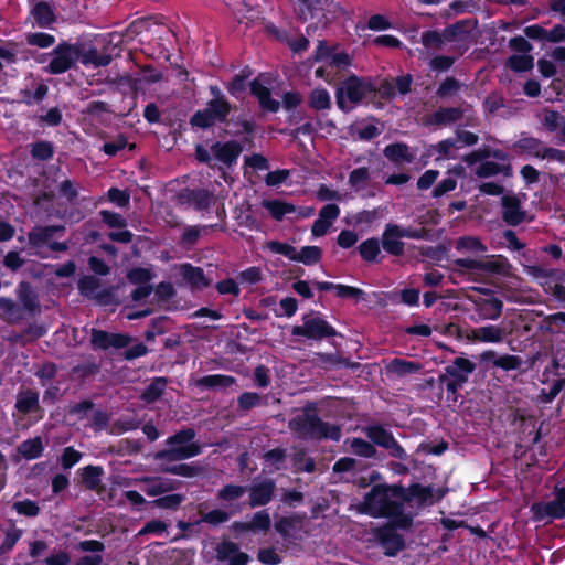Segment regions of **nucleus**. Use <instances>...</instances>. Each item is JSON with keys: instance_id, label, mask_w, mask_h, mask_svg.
I'll return each instance as SVG.
<instances>
[{"instance_id": "7", "label": "nucleus", "mask_w": 565, "mask_h": 565, "mask_svg": "<svg viewBox=\"0 0 565 565\" xmlns=\"http://www.w3.org/2000/svg\"><path fill=\"white\" fill-rule=\"evenodd\" d=\"M399 490L403 492V495L399 497L401 505L406 511H412L411 509L413 508L420 509L433 505L445 495V491L441 489H434L433 487H425L418 483L412 484L408 488L399 487Z\"/></svg>"}, {"instance_id": "54", "label": "nucleus", "mask_w": 565, "mask_h": 565, "mask_svg": "<svg viewBox=\"0 0 565 565\" xmlns=\"http://www.w3.org/2000/svg\"><path fill=\"white\" fill-rule=\"evenodd\" d=\"M244 493H245V488H243L241 486L231 484V486L224 487L220 491L218 498L223 501L231 502V501L239 499Z\"/></svg>"}, {"instance_id": "38", "label": "nucleus", "mask_w": 565, "mask_h": 565, "mask_svg": "<svg viewBox=\"0 0 565 565\" xmlns=\"http://www.w3.org/2000/svg\"><path fill=\"white\" fill-rule=\"evenodd\" d=\"M460 148L456 140H443L435 146L437 152L436 160H446L456 158L457 151Z\"/></svg>"}, {"instance_id": "63", "label": "nucleus", "mask_w": 565, "mask_h": 565, "mask_svg": "<svg viewBox=\"0 0 565 565\" xmlns=\"http://www.w3.org/2000/svg\"><path fill=\"white\" fill-rule=\"evenodd\" d=\"M127 277L131 282L142 285L151 279V273L147 268H135L128 273Z\"/></svg>"}, {"instance_id": "10", "label": "nucleus", "mask_w": 565, "mask_h": 565, "mask_svg": "<svg viewBox=\"0 0 565 565\" xmlns=\"http://www.w3.org/2000/svg\"><path fill=\"white\" fill-rule=\"evenodd\" d=\"M194 431L186 429L178 433L169 439V456L172 459H185L196 456L200 447L193 443Z\"/></svg>"}, {"instance_id": "40", "label": "nucleus", "mask_w": 565, "mask_h": 565, "mask_svg": "<svg viewBox=\"0 0 565 565\" xmlns=\"http://www.w3.org/2000/svg\"><path fill=\"white\" fill-rule=\"evenodd\" d=\"M84 65H94V66H106L109 64L110 58L106 55H99L97 50L89 49L88 51L79 54L78 58Z\"/></svg>"}, {"instance_id": "59", "label": "nucleus", "mask_w": 565, "mask_h": 565, "mask_svg": "<svg viewBox=\"0 0 565 565\" xmlns=\"http://www.w3.org/2000/svg\"><path fill=\"white\" fill-rule=\"evenodd\" d=\"M13 508L19 514L28 516H35L39 513L38 504L30 500L15 502Z\"/></svg>"}, {"instance_id": "19", "label": "nucleus", "mask_w": 565, "mask_h": 565, "mask_svg": "<svg viewBox=\"0 0 565 565\" xmlns=\"http://www.w3.org/2000/svg\"><path fill=\"white\" fill-rule=\"evenodd\" d=\"M62 230V227L57 226L36 228L29 235L30 243L35 247L47 244L53 250H64L66 249V246L64 244L51 243V238L54 235V233L60 232Z\"/></svg>"}, {"instance_id": "15", "label": "nucleus", "mask_w": 565, "mask_h": 565, "mask_svg": "<svg viewBox=\"0 0 565 565\" xmlns=\"http://www.w3.org/2000/svg\"><path fill=\"white\" fill-rule=\"evenodd\" d=\"M331 328L329 324L320 318H311L305 321L300 327L294 329V334L303 335L308 338H322L329 335Z\"/></svg>"}, {"instance_id": "23", "label": "nucleus", "mask_w": 565, "mask_h": 565, "mask_svg": "<svg viewBox=\"0 0 565 565\" xmlns=\"http://www.w3.org/2000/svg\"><path fill=\"white\" fill-rule=\"evenodd\" d=\"M250 92L258 99L263 109L273 113L279 109V103L270 97L268 88L263 85L260 79L257 78L250 83Z\"/></svg>"}, {"instance_id": "9", "label": "nucleus", "mask_w": 565, "mask_h": 565, "mask_svg": "<svg viewBox=\"0 0 565 565\" xmlns=\"http://www.w3.org/2000/svg\"><path fill=\"white\" fill-rule=\"evenodd\" d=\"M531 511L533 519L536 521L565 518V488L556 487L554 490V500L535 503L532 505Z\"/></svg>"}, {"instance_id": "49", "label": "nucleus", "mask_w": 565, "mask_h": 565, "mask_svg": "<svg viewBox=\"0 0 565 565\" xmlns=\"http://www.w3.org/2000/svg\"><path fill=\"white\" fill-rule=\"evenodd\" d=\"M285 454L280 449H274L265 455V468L268 472H274L281 468V463L284 461Z\"/></svg>"}, {"instance_id": "44", "label": "nucleus", "mask_w": 565, "mask_h": 565, "mask_svg": "<svg viewBox=\"0 0 565 565\" xmlns=\"http://www.w3.org/2000/svg\"><path fill=\"white\" fill-rule=\"evenodd\" d=\"M508 64L516 72H525L533 67V57L529 54H516L509 58Z\"/></svg>"}, {"instance_id": "20", "label": "nucleus", "mask_w": 565, "mask_h": 565, "mask_svg": "<svg viewBox=\"0 0 565 565\" xmlns=\"http://www.w3.org/2000/svg\"><path fill=\"white\" fill-rule=\"evenodd\" d=\"M180 275L183 280L190 285L193 289H203L209 286L210 281L204 276L203 269L194 267L190 264H183L180 266Z\"/></svg>"}, {"instance_id": "21", "label": "nucleus", "mask_w": 565, "mask_h": 565, "mask_svg": "<svg viewBox=\"0 0 565 565\" xmlns=\"http://www.w3.org/2000/svg\"><path fill=\"white\" fill-rule=\"evenodd\" d=\"M217 556L220 559L228 562V565H245L248 562L247 554L241 552L232 542H223L217 547Z\"/></svg>"}, {"instance_id": "31", "label": "nucleus", "mask_w": 565, "mask_h": 565, "mask_svg": "<svg viewBox=\"0 0 565 565\" xmlns=\"http://www.w3.org/2000/svg\"><path fill=\"white\" fill-rule=\"evenodd\" d=\"M385 157L393 162H412L414 156L406 145L394 143L384 149Z\"/></svg>"}, {"instance_id": "5", "label": "nucleus", "mask_w": 565, "mask_h": 565, "mask_svg": "<svg viewBox=\"0 0 565 565\" xmlns=\"http://www.w3.org/2000/svg\"><path fill=\"white\" fill-rule=\"evenodd\" d=\"M290 427L303 438L339 440L341 437L338 426L326 424L310 413H305L294 418L290 422Z\"/></svg>"}, {"instance_id": "57", "label": "nucleus", "mask_w": 565, "mask_h": 565, "mask_svg": "<svg viewBox=\"0 0 565 565\" xmlns=\"http://www.w3.org/2000/svg\"><path fill=\"white\" fill-rule=\"evenodd\" d=\"M82 458V454L75 450L73 447H67L64 449L63 455L61 457V463L63 468L68 469L76 465Z\"/></svg>"}, {"instance_id": "48", "label": "nucleus", "mask_w": 565, "mask_h": 565, "mask_svg": "<svg viewBox=\"0 0 565 565\" xmlns=\"http://www.w3.org/2000/svg\"><path fill=\"white\" fill-rule=\"evenodd\" d=\"M369 171L366 168H359L353 170L349 177V183L356 191L365 189L369 181Z\"/></svg>"}, {"instance_id": "25", "label": "nucleus", "mask_w": 565, "mask_h": 565, "mask_svg": "<svg viewBox=\"0 0 565 565\" xmlns=\"http://www.w3.org/2000/svg\"><path fill=\"white\" fill-rule=\"evenodd\" d=\"M382 246L385 252L392 255H401L404 250V244L397 233V225L386 226L382 236Z\"/></svg>"}, {"instance_id": "46", "label": "nucleus", "mask_w": 565, "mask_h": 565, "mask_svg": "<svg viewBox=\"0 0 565 565\" xmlns=\"http://www.w3.org/2000/svg\"><path fill=\"white\" fill-rule=\"evenodd\" d=\"M347 443H349L350 449L359 456L370 458L375 454L374 447L363 439L353 438Z\"/></svg>"}, {"instance_id": "60", "label": "nucleus", "mask_w": 565, "mask_h": 565, "mask_svg": "<svg viewBox=\"0 0 565 565\" xmlns=\"http://www.w3.org/2000/svg\"><path fill=\"white\" fill-rule=\"evenodd\" d=\"M298 308L297 300L292 297H287L280 300L279 302V311L277 316H286L291 317L296 313Z\"/></svg>"}, {"instance_id": "58", "label": "nucleus", "mask_w": 565, "mask_h": 565, "mask_svg": "<svg viewBox=\"0 0 565 565\" xmlns=\"http://www.w3.org/2000/svg\"><path fill=\"white\" fill-rule=\"evenodd\" d=\"M494 366L503 369V370H515L520 366V360L518 356L514 355H497V359L494 361Z\"/></svg>"}, {"instance_id": "24", "label": "nucleus", "mask_w": 565, "mask_h": 565, "mask_svg": "<svg viewBox=\"0 0 565 565\" xmlns=\"http://www.w3.org/2000/svg\"><path fill=\"white\" fill-rule=\"evenodd\" d=\"M514 150L520 154L529 157L543 158L545 147L543 143L533 137H522L514 145Z\"/></svg>"}, {"instance_id": "34", "label": "nucleus", "mask_w": 565, "mask_h": 565, "mask_svg": "<svg viewBox=\"0 0 565 565\" xmlns=\"http://www.w3.org/2000/svg\"><path fill=\"white\" fill-rule=\"evenodd\" d=\"M475 370V364L463 358H457L452 365H450L447 369V372L454 376L457 377L460 382H463L467 376L472 373Z\"/></svg>"}, {"instance_id": "43", "label": "nucleus", "mask_w": 565, "mask_h": 565, "mask_svg": "<svg viewBox=\"0 0 565 565\" xmlns=\"http://www.w3.org/2000/svg\"><path fill=\"white\" fill-rule=\"evenodd\" d=\"M214 200L213 194L206 190L193 191L190 194V202L196 210L207 209Z\"/></svg>"}, {"instance_id": "4", "label": "nucleus", "mask_w": 565, "mask_h": 565, "mask_svg": "<svg viewBox=\"0 0 565 565\" xmlns=\"http://www.w3.org/2000/svg\"><path fill=\"white\" fill-rule=\"evenodd\" d=\"M374 90L375 86L370 78L350 76L341 83L337 90L338 107L343 111H350Z\"/></svg>"}, {"instance_id": "41", "label": "nucleus", "mask_w": 565, "mask_h": 565, "mask_svg": "<svg viewBox=\"0 0 565 565\" xmlns=\"http://www.w3.org/2000/svg\"><path fill=\"white\" fill-rule=\"evenodd\" d=\"M266 248L274 254L282 255V256L287 257L288 259L296 262L298 250L294 246H291L287 243H281L278 241H269L266 243Z\"/></svg>"}, {"instance_id": "8", "label": "nucleus", "mask_w": 565, "mask_h": 565, "mask_svg": "<svg viewBox=\"0 0 565 565\" xmlns=\"http://www.w3.org/2000/svg\"><path fill=\"white\" fill-rule=\"evenodd\" d=\"M230 106L223 97L212 99L205 109L196 111L191 118V124L200 128H207L216 121L225 120Z\"/></svg>"}, {"instance_id": "36", "label": "nucleus", "mask_w": 565, "mask_h": 565, "mask_svg": "<svg viewBox=\"0 0 565 565\" xmlns=\"http://www.w3.org/2000/svg\"><path fill=\"white\" fill-rule=\"evenodd\" d=\"M42 451L43 444L41 438L39 437L25 440L19 446V454L28 460H32L40 457Z\"/></svg>"}, {"instance_id": "39", "label": "nucleus", "mask_w": 565, "mask_h": 565, "mask_svg": "<svg viewBox=\"0 0 565 565\" xmlns=\"http://www.w3.org/2000/svg\"><path fill=\"white\" fill-rule=\"evenodd\" d=\"M309 103L315 109H327L331 105V97L327 89L316 88L310 94Z\"/></svg>"}, {"instance_id": "37", "label": "nucleus", "mask_w": 565, "mask_h": 565, "mask_svg": "<svg viewBox=\"0 0 565 565\" xmlns=\"http://www.w3.org/2000/svg\"><path fill=\"white\" fill-rule=\"evenodd\" d=\"M322 250L318 246H305L297 252L296 262L311 266L320 262Z\"/></svg>"}, {"instance_id": "13", "label": "nucleus", "mask_w": 565, "mask_h": 565, "mask_svg": "<svg viewBox=\"0 0 565 565\" xmlns=\"http://www.w3.org/2000/svg\"><path fill=\"white\" fill-rule=\"evenodd\" d=\"M126 486H139L150 497H157L175 489L174 481L163 478L131 479Z\"/></svg>"}, {"instance_id": "42", "label": "nucleus", "mask_w": 565, "mask_h": 565, "mask_svg": "<svg viewBox=\"0 0 565 565\" xmlns=\"http://www.w3.org/2000/svg\"><path fill=\"white\" fill-rule=\"evenodd\" d=\"M103 469L100 467L87 466L83 469V482L89 489H96L100 483Z\"/></svg>"}, {"instance_id": "33", "label": "nucleus", "mask_w": 565, "mask_h": 565, "mask_svg": "<svg viewBox=\"0 0 565 565\" xmlns=\"http://www.w3.org/2000/svg\"><path fill=\"white\" fill-rule=\"evenodd\" d=\"M32 15L35 23L41 28L50 26L55 20L51 7L44 2H40L34 6Z\"/></svg>"}, {"instance_id": "62", "label": "nucleus", "mask_w": 565, "mask_h": 565, "mask_svg": "<svg viewBox=\"0 0 565 565\" xmlns=\"http://www.w3.org/2000/svg\"><path fill=\"white\" fill-rule=\"evenodd\" d=\"M334 292L340 298L360 299L363 296V291L361 289L341 284L337 285Z\"/></svg>"}, {"instance_id": "32", "label": "nucleus", "mask_w": 565, "mask_h": 565, "mask_svg": "<svg viewBox=\"0 0 565 565\" xmlns=\"http://www.w3.org/2000/svg\"><path fill=\"white\" fill-rule=\"evenodd\" d=\"M479 315L483 319L495 320L502 311V301L498 298H489L478 303Z\"/></svg>"}, {"instance_id": "52", "label": "nucleus", "mask_w": 565, "mask_h": 565, "mask_svg": "<svg viewBox=\"0 0 565 565\" xmlns=\"http://www.w3.org/2000/svg\"><path fill=\"white\" fill-rule=\"evenodd\" d=\"M247 529L254 531H266L270 527V518L269 514L265 511L257 512L252 521L246 524Z\"/></svg>"}, {"instance_id": "22", "label": "nucleus", "mask_w": 565, "mask_h": 565, "mask_svg": "<svg viewBox=\"0 0 565 565\" xmlns=\"http://www.w3.org/2000/svg\"><path fill=\"white\" fill-rule=\"evenodd\" d=\"M457 26L447 29L443 34L429 31L423 34L422 42L427 49L443 50L446 47L447 42L456 35Z\"/></svg>"}, {"instance_id": "26", "label": "nucleus", "mask_w": 565, "mask_h": 565, "mask_svg": "<svg viewBox=\"0 0 565 565\" xmlns=\"http://www.w3.org/2000/svg\"><path fill=\"white\" fill-rule=\"evenodd\" d=\"M262 205L276 221H281L285 216L297 211L294 204L281 200H263Z\"/></svg>"}, {"instance_id": "6", "label": "nucleus", "mask_w": 565, "mask_h": 565, "mask_svg": "<svg viewBox=\"0 0 565 565\" xmlns=\"http://www.w3.org/2000/svg\"><path fill=\"white\" fill-rule=\"evenodd\" d=\"M457 268L472 274H495L508 276L511 273V265L503 256L467 257L455 260Z\"/></svg>"}, {"instance_id": "3", "label": "nucleus", "mask_w": 565, "mask_h": 565, "mask_svg": "<svg viewBox=\"0 0 565 565\" xmlns=\"http://www.w3.org/2000/svg\"><path fill=\"white\" fill-rule=\"evenodd\" d=\"M297 12L302 21L316 20L315 29L326 26L342 14V9L331 0H298ZM311 24L308 32L312 29Z\"/></svg>"}, {"instance_id": "18", "label": "nucleus", "mask_w": 565, "mask_h": 565, "mask_svg": "<svg viewBox=\"0 0 565 565\" xmlns=\"http://www.w3.org/2000/svg\"><path fill=\"white\" fill-rule=\"evenodd\" d=\"M241 152L242 147L236 141L217 142L212 147L213 156L226 166L235 163Z\"/></svg>"}, {"instance_id": "28", "label": "nucleus", "mask_w": 565, "mask_h": 565, "mask_svg": "<svg viewBox=\"0 0 565 565\" xmlns=\"http://www.w3.org/2000/svg\"><path fill=\"white\" fill-rule=\"evenodd\" d=\"M275 484L273 481H265L250 489V505H264L270 501Z\"/></svg>"}, {"instance_id": "30", "label": "nucleus", "mask_w": 565, "mask_h": 565, "mask_svg": "<svg viewBox=\"0 0 565 565\" xmlns=\"http://www.w3.org/2000/svg\"><path fill=\"white\" fill-rule=\"evenodd\" d=\"M302 521L299 515L281 518L276 522L275 529L284 537H292L297 531L301 530Z\"/></svg>"}, {"instance_id": "16", "label": "nucleus", "mask_w": 565, "mask_h": 565, "mask_svg": "<svg viewBox=\"0 0 565 565\" xmlns=\"http://www.w3.org/2000/svg\"><path fill=\"white\" fill-rule=\"evenodd\" d=\"M503 329L493 324L475 328L467 334L469 340L484 343H499L503 340Z\"/></svg>"}, {"instance_id": "53", "label": "nucleus", "mask_w": 565, "mask_h": 565, "mask_svg": "<svg viewBox=\"0 0 565 565\" xmlns=\"http://www.w3.org/2000/svg\"><path fill=\"white\" fill-rule=\"evenodd\" d=\"M26 41L31 45H35L39 47H49L54 44L55 39L51 34L38 32V33H30L26 36Z\"/></svg>"}, {"instance_id": "51", "label": "nucleus", "mask_w": 565, "mask_h": 565, "mask_svg": "<svg viewBox=\"0 0 565 565\" xmlns=\"http://www.w3.org/2000/svg\"><path fill=\"white\" fill-rule=\"evenodd\" d=\"M166 381L163 379L154 380L145 391L142 398L148 402H154L164 391Z\"/></svg>"}, {"instance_id": "14", "label": "nucleus", "mask_w": 565, "mask_h": 565, "mask_svg": "<svg viewBox=\"0 0 565 565\" xmlns=\"http://www.w3.org/2000/svg\"><path fill=\"white\" fill-rule=\"evenodd\" d=\"M130 339L128 335L120 333H108L105 331L93 330L92 344L94 348L108 349V348H125L129 344Z\"/></svg>"}, {"instance_id": "35", "label": "nucleus", "mask_w": 565, "mask_h": 565, "mask_svg": "<svg viewBox=\"0 0 565 565\" xmlns=\"http://www.w3.org/2000/svg\"><path fill=\"white\" fill-rule=\"evenodd\" d=\"M38 393L26 390L18 394L15 407L21 413H30L38 407Z\"/></svg>"}, {"instance_id": "27", "label": "nucleus", "mask_w": 565, "mask_h": 565, "mask_svg": "<svg viewBox=\"0 0 565 565\" xmlns=\"http://www.w3.org/2000/svg\"><path fill=\"white\" fill-rule=\"evenodd\" d=\"M456 249L461 254L478 256L487 252V246L478 237L463 236L457 239Z\"/></svg>"}, {"instance_id": "1", "label": "nucleus", "mask_w": 565, "mask_h": 565, "mask_svg": "<svg viewBox=\"0 0 565 565\" xmlns=\"http://www.w3.org/2000/svg\"><path fill=\"white\" fill-rule=\"evenodd\" d=\"M403 492L399 486L376 484L359 504V511L373 518H386L394 527L407 529L412 525L414 512L401 505Z\"/></svg>"}, {"instance_id": "61", "label": "nucleus", "mask_w": 565, "mask_h": 565, "mask_svg": "<svg viewBox=\"0 0 565 565\" xmlns=\"http://www.w3.org/2000/svg\"><path fill=\"white\" fill-rule=\"evenodd\" d=\"M100 216L109 227L122 228L126 225L124 217L117 213L102 211Z\"/></svg>"}, {"instance_id": "29", "label": "nucleus", "mask_w": 565, "mask_h": 565, "mask_svg": "<svg viewBox=\"0 0 565 565\" xmlns=\"http://www.w3.org/2000/svg\"><path fill=\"white\" fill-rule=\"evenodd\" d=\"M476 174L481 178H488L495 174H511L510 163H499L484 159L475 170Z\"/></svg>"}, {"instance_id": "11", "label": "nucleus", "mask_w": 565, "mask_h": 565, "mask_svg": "<svg viewBox=\"0 0 565 565\" xmlns=\"http://www.w3.org/2000/svg\"><path fill=\"white\" fill-rule=\"evenodd\" d=\"M78 58V51L73 45L61 44L54 49L47 70L52 74H61L71 68Z\"/></svg>"}, {"instance_id": "2", "label": "nucleus", "mask_w": 565, "mask_h": 565, "mask_svg": "<svg viewBox=\"0 0 565 565\" xmlns=\"http://www.w3.org/2000/svg\"><path fill=\"white\" fill-rule=\"evenodd\" d=\"M316 62L322 63L316 70V76L331 83L338 78L341 70L347 68L352 63V57L338 47L330 49L324 41L319 42L313 56Z\"/></svg>"}, {"instance_id": "64", "label": "nucleus", "mask_w": 565, "mask_h": 565, "mask_svg": "<svg viewBox=\"0 0 565 565\" xmlns=\"http://www.w3.org/2000/svg\"><path fill=\"white\" fill-rule=\"evenodd\" d=\"M53 150L49 142H38L32 147V156L40 160H45L52 157Z\"/></svg>"}, {"instance_id": "50", "label": "nucleus", "mask_w": 565, "mask_h": 565, "mask_svg": "<svg viewBox=\"0 0 565 565\" xmlns=\"http://www.w3.org/2000/svg\"><path fill=\"white\" fill-rule=\"evenodd\" d=\"M184 500V497L178 493L168 494L151 502L153 507L161 509H177Z\"/></svg>"}, {"instance_id": "45", "label": "nucleus", "mask_w": 565, "mask_h": 565, "mask_svg": "<svg viewBox=\"0 0 565 565\" xmlns=\"http://www.w3.org/2000/svg\"><path fill=\"white\" fill-rule=\"evenodd\" d=\"M359 252L363 259L369 260V262L374 260L380 253V245H379L377 239L370 238V239L364 241L359 246Z\"/></svg>"}, {"instance_id": "17", "label": "nucleus", "mask_w": 565, "mask_h": 565, "mask_svg": "<svg viewBox=\"0 0 565 565\" xmlns=\"http://www.w3.org/2000/svg\"><path fill=\"white\" fill-rule=\"evenodd\" d=\"M503 220L509 225L520 224L524 217L525 212L521 209V201L515 195H504L502 198Z\"/></svg>"}, {"instance_id": "55", "label": "nucleus", "mask_w": 565, "mask_h": 565, "mask_svg": "<svg viewBox=\"0 0 565 565\" xmlns=\"http://www.w3.org/2000/svg\"><path fill=\"white\" fill-rule=\"evenodd\" d=\"M418 365L415 364L414 362H411V361H403V360H398V359H395L391 362L390 364V369L392 372L394 373H397V374H406V373H412L416 370H418Z\"/></svg>"}, {"instance_id": "56", "label": "nucleus", "mask_w": 565, "mask_h": 565, "mask_svg": "<svg viewBox=\"0 0 565 565\" xmlns=\"http://www.w3.org/2000/svg\"><path fill=\"white\" fill-rule=\"evenodd\" d=\"M564 117L556 111L547 110L544 113L542 122L551 131L556 130L562 126Z\"/></svg>"}, {"instance_id": "12", "label": "nucleus", "mask_w": 565, "mask_h": 565, "mask_svg": "<svg viewBox=\"0 0 565 565\" xmlns=\"http://www.w3.org/2000/svg\"><path fill=\"white\" fill-rule=\"evenodd\" d=\"M367 437L376 445L384 447L397 458H404L405 451L394 439L392 434L381 426H371L366 428Z\"/></svg>"}, {"instance_id": "47", "label": "nucleus", "mask_w": 565, "mask_h": 565, "mask_svg": "<svg viewBox=\"0 0 565 565\" xmlns=\"http://www.w3.org/2000/svg\"><path fill=\"white\" fill-rule=\"evenodd\" d=\"M233 383V377L222 374L207 375L199 381V385L206 387L230 386Z\"/></svg>"}]
</instances>
